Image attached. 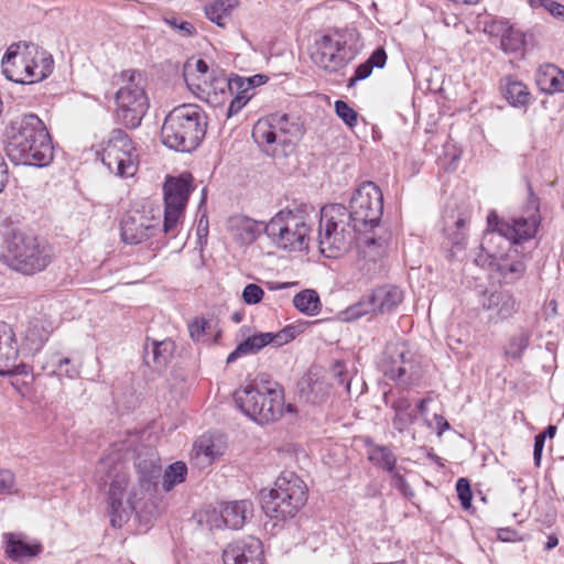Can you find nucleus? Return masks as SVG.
<instances>
[{
    "mask_svg": "<svg viewBox=\"0 0 564 564\" xmlns=\"http://www.w3.org/2000/svg\"><path fill=\"white\" fill-rule=\"evenodd\" d=\"M8 181V165L3 155L0 153V193L3 191Z\"/></svg>",
    "mask_w": 564,
    "mask_h": 564,
    "instance_id": "64",
    "label": "nucleus"
},
{
    "mask_svg": "<svg viewBox=\"0 0 564 564\" xmlns=\"http://www.w3.org/2000/svg\"><path fill=\"white\" fill-rule=\"evenodd\" d=\"M390 406L393 411L391 423L398 433L403 434L416 423V408L408 397L398 395L391 401Z\"/></svg>",
    "mask_w": 564,
    "mask_h": 564,
    "instance_id": "28",
    "label": "nucleus"
},
{
    "mask_svg": "<svg viewBox=\"0 0 564 564\" xmlns=\"http://www.w3.org/2000/svg\"><path fill=\"white\" fill-rule=\"evenodd\" d=\"M525 263L523 256L517 250L507 253L505 258H499L497 270L507 283L519 280L525 272Z\"/></svg>",
    "mask_w": 564,
    "mask_h": 564,
    "instance_id": "34",
    "label": "nucleus"
},
{
    "mask_svg": "<svg viewBox=\"0 0 564 564\" xmlns=\"http://www.w3.org/2000/svg\"><path fill=\"white\" fill-rule=\"evenodd\" d=\"M234 94L235 97L231 100L227 110L228 117L237 115L252 97V95L248 94L246 90H243V93H240V89H234Z\"/></svg>",
    "mask_w": 564,
    "mask_h": 564,
    "instance_id": "49",
    "label": "nucleus"
},
{
    "mask_svg": "<svg viewBox=\"0 0 564 564\" xmlns=\"http://www.w3.org/2000/svg\"><path fill=\"white\" fill-rule=\"evenodd\" d=\"M301 134L302 126L299 120L286 113H275L267 119H260L252 129V138L260 147H269L276 142L286 145Z\"/></svg>",
    "mask_w": 564,
    "mask_h": 564,
    "instance_id": "15",
    "label": "nucleus"
},
{
    "mask_svg": "<svg viewBox=\"0 0 564 564\" xmlns=\"http://www.w3.org/2000/svg\"><path fill=\"white\" fill-rule=\"evenodd\" d=\"M376 312L372 306L370 296L360 300L358 303L351 305L346 311V319H358L364 315Z\"/></svg>",
    "mask_w": 564,
    "mask_h": 564,
    "instance_id": "46",
    "label": "nucleus"
},
{
    "mask_svg": "<svg viewBox=\"0 0 564 564\" xmlns=\"http://www.w3.org/2000/svg\"><path fill=\"white\" fill-rule=\"evenodd\" d=\"M187 475V467L183 462H175L171 464L163 475V489L165 491L172 490L176 485L183 482Z\"/></svg>",
    "mask_w": 564,
    "mask_h": 564,
    "instance_id": "43",
    "label": "nucleus"
},
{
    "mask_svg": "<svg viewBox=\"0 0 564 564\" xmlns=\"http://www.w3.org/2000/svg\"><path fill=\"white\" fill-rule=\"evenodd\" d=\"M160 218L150 210H130L121 220V238L129 245H139L160 231Z\"/></svg>",
    "mask_w": 564,
    "mask_h": 564,
    "instance_id": "18",
    "label": "nucleus"
},
{
    "mask_svg": "<svg viewBox=\"0 0 564 564\" xmlns=\"http://www.w3.org/2000/svg\"><path fill=\"white\" fill-rule=\"evenodd\" d=\"M376 312L384 314L392 312L402 301L403 292L395 285H382L369 295Z\"/></svg>",
    "mask_w": 564,
    "mask_h": 564,
    "instance_id": "29",
    "label": "nucleus"
},
{
    "mask_svg": "<svg viewBox=\"0 0 564 564\" xmlns=\"http://www.w3.org/2000/svg\"><path fill=\"white\" fill-rule=\"evenodd\" d=\"M314 220L306 206L282 209L264 226V234L281 250L303 251L308 248Z\"/></svg>",
    "mask_w": 564,
    "mask_h": 564,
    "instance_id": "7",
    "label": "nucleus"
},
{
    "mask_svg": "<svg viewBox=\"0 0 564 564\" xmlns=\"http://www.w3.org/2000/svg\"><path fill=\"white\" fill-rule=\"evenodd\" d=\"M545 9L556 19L564 20V4L553 0L545 3Z\"/></svg>",
    "mask_w": 564,
    "mask_h": 564,
    "instance_id": "62",
    "label": "nucleus"
},
{
    "mask_svg": "<svg viewBox=\"0 0 564 564\" xmlns=\"http://www.w3.org/2000/svg\"><path fill=\"white\" fill-rule=\"evenodd\" d=\"M501 91L508 102L514 107H527L530 104L531 94L520 80L511 77L502 79Z\"/></svg>",
    "mask_w": 564,
    "mask_h": 564,
    "instance_id": "36",
    "label": "nucleus"
},
{
    "mask_svg": "<svg viewBox=\"0 0 564 564\" xmlns=\"http://www.w3.org/2000/svg\"><path fill=\"white\" fill-rule=\"evenodd\" d=\"M530 336L527 333H520L512 336L505 347L507 358L520 359L529 346Z\"/></svg>",
    "mask_w": 564,
    "mask_h": 564,
    "instance_id": "44",
    "label": "nucleus"
},
{
    "mask_svg": "<svg viewBox=\"0 0 564 564\" xmlns=\"http://www.w3.org/2000/svg\"><path fill=\"white\" fill-rule=\"evenodd\" d=\"M191 181L189 174H183L178 177H167L164 183L163 232L170 238H175L180 231L192 191Z\"/></svg>",
    "mask_w": 564,
    "mask_h": 564,
    "instance_id": "12",
    "label": "nucleus"
},
{
    "mask_svg": "<svg viewBox=\"0 0 564 564\" xmlns=\"http://www.w3.org/2000/svg\"><path fill=\"white\" fill-rule=\"evenodd\" d=\"M194 70L197 73V74H194L192 72V65L191 64H186L185 65V69H184V74L187 72L189 77L194 80V82H202L203 79H207L210 75V72H209V68H208V65L207 63L204 61V59H197L195 62V65H194Z\"/></svg>",
    "mask_w": 564,
    "mask_h": 564,
    "instance_id": "52",
    "label": "nucleus"
},
{
    "mask_svg": "<svg viewBox=\"0 0 564 564\" xmlns=\"http://www.w3.org/2000/svg\"><path fill=\"white\" fill-rule=\"evenodd\" d=\"M197 236H198L199 240L206 239L208 236V219L205 215H202V217L198 220Z\"/></svg>",
    "mask_w": 564,
    "mask_h": 564,
    "instance_id": "63",
    "label": "nucleus"
},
{
    "mask_svg": "<svg viewBox=\"0 0 564 564\" xmlns=\"http://www.w3.org/2000/svg\"><path fill=\"white\" fill-rule=\"evenodd\" d=\"M301 393L312 404L324 402L330 393V386L316 375L310 373L303 378Z\"/></svg>",
    "mask_w": 564,
    "mask_h": 564,
    "instance_id": "35",
    "label": "nucleus"
},
{
    "mask_svg": "<svg viewBox=\"0 0 564 564\" xmlns=\"http://www.w3.org/2000/svg\"><path fill=\"white\" fill-rule=\"evenodd\" d=\"M480 304L491 321H503L516 312V300L506 291L484 292Z\"/></svg>",
    "mask_w": 564,
    "mask_h": 564,
    "instance_id": "24",
    "label": "nucleus"
},
{
    "mask_svg": "<svg viewBox=\"0 0 564 564\" xmlns=\"http://www.w3.org/2000/svg\"><path fill=\"white\" fill-rule=\"evenodd\" d=\"M121 86L116 94L117 117L127 128L140 126L149 108L145 93V78L141 72L123 70L120 75Z\"/></svg>",
    "mask_w": 564,
    "mask_h": 564,
    "instance_id": "10",
    "label": "nucleus"
},
{
    "mask_svg": "<svg viewBox=\"0 0 564 564\" xmlns=\"http://www.w3.org/2000/svg\"><path fill=\"white\" fill-rule=\"evenodd\" d=\"M379 366L386 377L404 387L413 384L420 377L413 354L402 340L387 344Z\"/></svg>",
    "mask_w": 564,
    "mask_h": 564,
    "instance_id": "13",
    "label": "nucleus"
},
{
    "mask_svg": "<svg viewBox=\"0 0 564 564\" xmlns=\"http://www.w3.org/2000/svg\"><path fill=\"white\" fill-rule=\"evenodd\" d=\"M223 561L224 564H263L262 543L253 536L236 540L224 550Z\"/></svg>",
    "mask_w": 564,
    "mask_h": 564,
    "instance_id": "23",
    "label": "nucleus"
},
{
    "mask_svg": "<svg viewBox=\"0 0 564 564\" xmlns=\"http://www.w3.org/2000/svg\"><path fill=\"white\" fill-rule=\"evenodd\" d=\"M311 58L327 72H336L349 61L346 43L340 35H322L317 39L312 47Z\"/></svg>",
    "mask_w": 564,
    "mask_h": 564,
    "instance_id": "19",
    "label": "nucleus"
},
{
    "mask_svg": "<svg viewBox=\"0 0 564 564\" xmlns=\"http://www.w3.org/2000/svg\"><path fill=\"white\" fill-rule=\"evenodd\" d=\"M361 228L355 226L348 208L332 204L321 209L318 247L326 258H338L358 241Z\"/></svg>",
    "mask_w": 564,
    "mask_h": 564,
    "instance_id": "4",
    "label": "nucleus"
},
{
    "mask_svg": "<svg viewBox=\"0 0 564 564\" xmlns=\"http://www.w3.org/2000/svg\"><path fill=\"white\" fill-rule=\"evenodd\" d=\"M372 68H383L387 63V53L383 47H377L366 61Z\"/></svg>",
    "mask_w": 564,
    "mask_h": 564,
    "instance_id": "57",
    "label": "nucleus"
},
{
    "mask_svg": "<svg viewBox=\"0 0 564 564\" xmlns=\"http://www.w3.org/2000/svg\"><path fill=\"white\" fill-rule=\"evenodd\" d=\"M497 536L500 541L503 542H516L522 540V538L518 534L517 531L511 530L509 528L499 529Z\"/></svg>",
    "mask_w": 564,
    "mask_h": 564,
    "instance_id": "61",
    "label": "nucleus"
},
{
    "mask_svg": "<svg viewBox=\"0 0 564 564\" xmlns=\"http://www.w3.org/2000/svg\"><path fill=\"white\" fill-rule=\"evenodd\" d=\"M51 324L44 319L30 321L23 332L22 351L26 355L39 352L51 336Z\"/></svg>",
    "mask_w": 564,
    "mask_h": 564,
    "instance_id": "26",
    "label": "nucleus"
},
{
    "mask_svg": "<svg viewBox=\"0 0 564 564\" xmlns=\"http://www.w3.org/2000/svg\"><path fill=\"white\" fill-rule=\"evenodd\" d=\"M330 373L338 386H343L346 392L350 390V379L348 378L346 367L343 362L336 361L330 369Z\"/></svg>",
    "mask_w": 564,
    "mask_h": 564,
    "instance_id": "51",
    "label": "nucleus"
},
{
    "mask_svg": "<svg viewBox=\"0 0 564 564\" xmlns=\"http://www.w3.org/2000/svg\"><path fill=\"white\" fill-rule=\"evenodd\" d=\"M2 258L12 270L32 275L43 271L51 263L53 251L37 237L17 231L8 237Z\"/></svg>",
    "mask_w": 564,
    "mask_h": 564,
    "instance_id": "9",
    "label": "nucleus"
},
{
    "mask_svg": "<svg viewBox=\"0 0 564 564\" xmlns=\"http://www.w3.org/2000/svg\"><path fill=\"white\" fill-rule=\"evenodd\" d=\"M262 297L263 290L258 284H247L242 291V299L249 305L260 303Z\"/></svg>",
    "mask_w": 564,
    "mask_h": 564,
    "instance_id": "54",
    "label": "nucleus"
},
{
    "mask_svg": "<svg viewBox=\"0 0 564 564\" xmlns=\"http://www.w3.org/2000/svg\"><path fill=\"white\" fill-rule=\"evenodd\" d=\"M294 306L302 313L314 316L321 310V300L316 291L304 290L293 297Z\"/></svg>",
    "mask_w": 564,
    "mask_h": 564,
    "instance_id": "40",
    "label": "nucleus"
},
{
    "mask_svg": "<svg viewBox=\"0 0 564 564\" xmlns=\"http://www.w3.org/2000/svg\"><path fill=\"white\" fill-rule=\"evenodd\" d=\"M79 365L68 357H62L58 352L47 356L46 361L41 365V369L50 376L66 377L75 379L79 376Z\"/></svg>",
    "mask_w": 564,
    "mask_h": 564,
    "instance_id": "31",
    "label": "nucleus"
},
{
    "mask_svg": "<svg viewBox=\"0 0 564 564\" xmlns=\"http://www.w3.org/2000/svg\"><path fill=\"white\" fill-rule=\"evenodd\" d=\"M207 322L205 319H195L188 325L189 335L193 340H200L202 337L205 335V328H206Z\"/></svg>",
    "mask_w": 564,
    "mask_h": 564,
    "instance_id": "58",
    "label": "nucleus"
},
{
    "mask_svg": "<svg viewBox=\"0 0 564 564\" xmlns=\"http://www.w3.org/2000/svg\"><path fill=\"white\" fill-rule=\"evenodd\" d=\"M307 500L305 482L293 471H283L270 490H261L264 513L278 521L292 519Z\"/></svg>",
    "mask_w": 564,
    "mask_h": 564,
    "instance_id": "8",
    "label": "nucleus"
},
{
    "mask_svg": "<svg viewBox=\"0 0 564 564\" xmlns=\"http://www.w3.org/2000/svg\"><path fill=\"white\" fill-rule=\"evenodd\" d=\"M356 243L358 248L356 264L359 271L368 278L381 273L386 268L387 239L364 232L359 235Z\"/></svg>",
    "mask_w": 564,
    "mask_h": 564,
    "instance_id": "16",
    "label": "nucleus"
},
{
    "mask_svg": "<svg viewBox=\"0 0 564 564\" xmlns=\"http://www.w3.org/2000/svg\"><path fill=\"white\" fill-rule=\"evenodd\" d=\"M545 435H541L540 433L534 437V448H533V459L535 466H540L542 452L544 448Z\"/></svg>",
    "mask_w": 564,
    "mask_h": 564,
    "instance_id": "60",
    "label": "nucleus"
},
{
    "mask_svg": "<svg viewBox=\"0 0 564 564\" xmlns=\"http://www.w3.org/2000/svg\"><path fill=\"white\" fill-rule=\"evenodd\" d=\"M19 348L12 327L0 323V376L25 375L26 366L18 364Z\"/></svg>",
    "mask_w": 564,
    "mask_h": 564,
    "instance_id": "22",
    "label": "nucleus"
},
{
    "mask_svg": "<svg viewBox=\"0 0 564 564\" xmlns=\"http://www.w3.org/2000/svg\"><path fill=\"white\" fill-rule=\"evenodd\" d=\"M14 490V475L8 469H0V495H10Z\"/></svg>",
    "mask_w": 564,
    "mask_h": 564,
    "instance_id": "56",
    "label": "nucleus"
},
{
    "mask_svg": "<svg viewBox=\"0 0 564 564\" xmlns=\"http://www.w3.org/2000/svg\"><path fill=\"white\" fill-rule=\"evenodd\" d=\"M264 226L265 224L242 215H234L227 221L232 238L243 245L253 242L264 231Z\"/></svg>",
    "mask_w": 564,
    "mask_h": 564,
    "instance_id": "27",
    "label": "nucleus"
},
{
    "mask_svg": "<svg viewBox=\"0 0 564 564\" xmlns=\"http://www.w3.org/2000/svg\"><path fill=\"white\" fill-rule=\"evenodd\" d=\"M499 260V256L495 253L485 252L479 248V252L475 257V263L478 267L486 268L492 265L495 261Z\"/></svg>",
    "mask_w": 564,
    "mask_h": 564,
    "instance_id": "59",
    "label": "nucleus"
},
{
    "mask_svg": "<svg viewBox=\"0 0 564 564\" xmlns=\"http://www.w3.org/2000/svg\"><path fill=\"white\" fill-rule=\"evenodd\" d=\"M536 84L547 94L564 93V72L553 64L540 67Z\"/></svg>",
    "mask_w": 564,
    "mask_h": 564,
    "instance_id": "32",
    "label": "nucleus"
},
{
    "mask_svg": "<svg viewBox=\"0 0 564 564\" xmlns=\"http://www.w3.org/2000/svg\"><path fill=\"white\" fill-rule=\"evenodd\" d=\"M529 216L513 218L511 223L501 220L498 225V230L509 239V243H519L523 240H529L536 234L540 224L538 198L531 192V187H529Z\"/></svg>",
    "mask_w": 564,
    "mask_h": 564,
    "instance_id": "20",
    "label": "nucleus"
},
{
    "mask_svg": "<svg viewBox=\"0 0 564 564\" xmlns=\"http://www.w3.org/2000/svg\"><path fill=\"white\" fill-rule=\"evenodd\" d=\"M187 87L202 100L212 106H219L234 94V77L228 78L220 69H213L207 79L194 82L185 73Z\"/></svg>",
    "mask_w": 564,
    "mask_h": 564,
    "instance_id": "17",
    "label": "nucleus"
},
{
    "mask_svg": "<svg viewBox=\"0 0 564 564\" xmlns=\"http://www.w3.org/2000/svg\"><path fill=\"white\" fill-rule=\"evenodd\" d=\"M206 116L197 105L175 107L165 117L161 128L162 143L177 152H192L206 133Z\"/></svg>",
    "mask_w": 564,
    "mask_h": 564,
    "instance_id": "3",
    "label": "nucleus"
},
{
    "mask_svg": "<svg viewBox=\"0 0 564 564\" xmlns=\"http://www.w3.org/2000/svg\"><path fill=\"white\" fill-rule=\"evenodd\" d=\"M297 334L299 328L296 326L289 325L278 333H259L249 336L243 341H241L232 352L228 355L226 361L227 364H231L236 361L240 356L256 354L267 345H272L274 347L283 346L294 339Z\"/></svg>",
    "mask_w": 564,
    "mask_h": 564,
    "instance_id": "21",
    "label": "nucleus"
},
{
    "mask_svg": "<svg viewBox=\"0 0 564 564\" xmlns=\"http://www.w3.org/2000/svg\"><path fill=\"white\" fill-rule=\"evenodd\" d=\"M237 0H215L206 6V17L220 28H225L230 17L231 10L237 4Z\"/></svg>",
    "mask_w": 564,
    "mask_h": 564,
    "instance_id": "38",
    "label": "nucleus"
},
{
    "mask_svg": "<svg viewBox=\"0 0 564 564\" xmlns=\"http://www.w3.org/2000/svg\"><path fill=\"white\" fill-rule=\"evenodd\" d=\"M234 94L235 97L231 100L227 110L228 117L237 115L252 97V95L248 94L246 90H243V93H240V89H234Z\"/></svg>",
    "mask_w": 564,
    "mask_h": 564,
    "instance_id": "50",
    "label": "nucleus"
},
{
    "mask_svg": "<svg viewBox=\"0 0 564 564\" xmlns=\"http://www.w3.org/2000/svg\"><path fill=\"white\" fill-rule=\"evenodd\" d=\"M457 496L460 500L462 507L468 509L471 505V489L468 479L459 478L456 482Z\"/></svg>",
    "mask_w": 564,
    "mask_h": 564,
    "instance_id": "53",
    "label": "nucleus"
},
{
    "mask_svg": "<svg viewBox=\"0 0 564 564\" xmlns=\"http://www.w3.org/2000/svg\"><path fill=\"white\" fill-rule=\"evenodd\" d=\"M268 77L265 75L257 74L251 77L234 76V89H240V93L246 90L248 94L250 89L265 84Z\"/></svg>",
    "mask_w": 564,
    "mask_h": 564,
    "instance_id": "45",
    "label": "nucleus"
},
{
    "mask_svg": "<svg viewBox=\"0 0 564 564\" xmlns=\"http://www.w3.org/2000/svg\"><path fill=\"white\" fill-rule=\"evenodd\" d=\"M6 151L14 164L45 166L53 145L44 122L34 113L13 118L6 128Z\"/></svg>",
    "mask_w": 564,
    "mask_h": 564,
    "instance_id": "1",
    "label": "nucleus"
},
{
    "mask_svg": "<svg viewBox=\"0 0 564 564\" xmlns=\"http://www.w3.org/2000/svg\"><path fill=\"white\" fill-rule=\"evenodd\" d=\"M240 411L259 424L278 421L284 410L282 387L270 379H260L239 389L234 394Z\"/></svg>",
    "mask_w": 564,
    "mask_h": 564,
    "instance_id": "6",
    "label": "nucleus"
},
{
    "mask_svg": "<svg viewBox=\"0 0 564 564\" xmlns=\"http://www.w3.org/2000/svg\"><path fill=\"white\" fill-rule=\"evenodd\" d=\"M372 67L367 62L361 63L355 69L354 75L347 82V88L354 87L358 82L368 78L372 73Z\"/></svg>",
    "mask_w": 564,
    "mask_h": 564,
    "instance_id": "55",
    "label": "nucleus"
},
{
    "mask_svg": "<svg viewBox=\"0 0 564 564\" xmlns=\"http://www.w3.org/2000/svg\"><path fill=\"white\" fill-rule=\"evenodd\" d=\"M488 225L491 229L487 230L481 239L480 249L485 252L495 253L501 258L502 245L509 242V239L498 230V225L501 220L495 212H491L488 217Z\"/></svg>",
    "mask_w": 564,
    "mask_h": 564,
    "instance_id": "33",
    "label": "nucleus"
},
{
    "mask_svg": "<svg viewBox=\"0 0 564 564\" xmlns=\"http://www.w3.org/2000/svg\"><path fill=\"white\" fill-rule=\"evenodd\" d=\"M174 351V343L170 339L161 341H152L151 349L149 346L145 348V361L150 364V357L152 362L156 367H164Z\"/></svg>",
    "mask_w": 564,
    "mask_h": 564,
    "instance_id": "37",
    "label": "nucleus"
},
{
    "mask_svg": "<svg viewBox=\"0 0 564 564\" xmlns=\"http://www.w3.org/2000/svg\"><path fill=\"white\" fill-rule=\"evenodd\" d=\"M101 162L107 169L120 177L133 176L138 170L139 155L129 135L121 129L110 132L107 140L100 143Z\"/></svg>",
    "mask_w": 564,
    "mask_h": 564,
    "instance_id": "11",
    "label": "nucleus"
},
{
    "mask_svg": "<svg viewBox=\"0 0 564 564\" xmlns=\"http://www.w3.org/2000/svg\"><path fill=\"white\" fill-rule=\"evenodd\" d=\"M500 31L502 32L500 45L506 53H518L523 50L525 36L520 30L501 23Z\"/></svg>",
    "mask_w": 564,
    "mask_h": 564,
    "instance_id": "39",
    "label": "nucleus"
},
{
    "mask_svg": "<svg viewBox=\"0 0 564 564\" xmlns=\"http://www.w3.org/2000/svg\"><path fill=\"white\" fill-rule=\"evenodd\" d=\"M368 457L372 464L388 471H392L397 463L395 455L389 447L383 445H371L368 451Z\"/></svg>",
    "mask_w": 564,
    "mask_h": 564,
    "instance_id": "41",
    "label": "nucleus"
},
{
    "mask_svg": "<svg viewBox=\"0 0 564 564\" xmlns=\"http://www.w3.org/2000/svg\"><path fill=\"white\" fill-rule=\"evenodd\" d=\"M1 67L3 75L18 84H34L53 72V58L32 42L11 44L4 53Z\"/></svg>",
    "mask_w": 564,
    "mask_h": 564,
    "instance_id": "5",
    "label": "nucleus"
},
{
    "mask_svg": "<svg viewBox=\"0 0 564 564\" xmlns=\"http://www.w3.org/2000/svg\"><path fill=\"white\" fill-rule=\"evenodd\" d=\"M225 452V443L218 436L202 435L193 446V459L199 467H206L213 464Z\"/></svg>",
    "mask_w": 564,
    "mask_h": 564,
    "instance_id": "25",
    "label": "nucleus"
},
{
    "mask_svg": "<svg viewBox=\"0 0 564 564\" xmlns=\"http://www.w3.org/2000/svg\"><path fill=\"white\" fill-rule=\"evenodd\" d=\"M336 115L349 127L357 123V112L345 101L337 100L335 102Z\"/></svg>",
    "mask_w": 564,
    "mask_h": 564,
    "instance_id": "47",
    "label": "nucleus"
},
{
    "mask_svg": "<svg viewBox=\"0 0 564 564\" xmlns=\"http://www.w3.org/2000/svg\"><path fill=\"white\" fill-rule=\"evenodd\" d=\"M252 511L253 505L250 500L226 502L223 505L224 525L235 530L240 529Z\"/></svg>",
    "mask_w": 564,
    "mask_h": 564,
    "instance_id": "30",
    "label": "nucleus"
},
{
    "mask_svg": "<svg viewBox=\"0 0 564 564\" xmlns=\"http://www.w3.org/2000/svg\"><path fill=\"white\" fill-rule=\"evenodd\" d=\"M119 465L113 464L111 458L101 459L97 467V478L100 485L106 486L108 479L110 481L109 488V514L110 522L113 528H120L122 522L128 519L129 514L135 509L137 503L142 499L144 492L154 490L158 479L160 478V467L151 464L147 470L140 468V494L132 491L126 502H122L123 491L128 485L127 476L119 471Z\"/></svg>",
    "mask_w": 564,
    "mask_h": 564,
    "instance_id": "2",
    "label": "nucleus"
},
{
    "mask_svg": "<svg viewBox=\"0 0 564 564\" xmlns=\"http://www.w3.org/2000/svg\"><path fill=\"white\" fill-rule=\"evenodd\" d=\"M199 521L205 522L210 530L225 527L223 521V507L220 510H217L216 508L206 509Z\"/></svg>",
    "mask_w": 564,
    "mask_h": 564,
    "instance_id": "48",
    "label": "nucleus"
},
{
    "mask_svg": "<svg viewBox=\"0 0 564 564\" xmlns=\"http://www.w3.org/2000/svg\"><path fill=\"white\" fill-rule=\"evenodd\" d=\"M41 550L42 546L40 544H30L24 540L11 539L7 545V553L10 557L15 560L33 557L37 555Z\"/></svg>",
    "mask_w": 564,
    "mask_h": 564,
    "instance_id": "42",
    "label": "nucleus"
},
{
    "mask_svg": "<svg viewBox=\"0 0 564 564\" xmlns=\"http://www.w3.org/2000/svg\"><path fill=\"white\" fill-rule=\"evenodd\" d=\"M348 213L362 230L368 226L378 225L383 213V196L380 188L372 182H364L354 193L349 202Z\"/></svg>",
    "mask_w": 564,
    "mask_h": 564,
    "instance_id": "14",
    "label": "nucleus"
}]
</instances>
